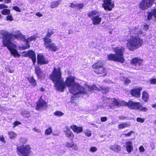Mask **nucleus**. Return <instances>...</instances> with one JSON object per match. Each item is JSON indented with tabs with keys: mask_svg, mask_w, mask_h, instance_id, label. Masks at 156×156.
<instances>
[{
	"mask_svg": "<svg viewBox=\"0 0 156 156\" xmlns=\"http://www.w3.org/2000/svg\"><path fill=\"white\" fill-rule=\"evenodd\" d=\"M1 34L3 36L2 42L4 45L6 46L10 51L11 53L14 56H19L20 55L16 49V45L11 42L13 36L19 39L26 40L27 42H30L36 40L34 36H31L26 39L25 36L19 31L13 35L9 34L7 31H2L1 32Z\"/></svg>",
	"mask_w": 156,
	"mask_h": 156,
	"instance_id": "nucleus-1",
	"label": "nucleus"
},
{
	"mask_svg": "<svg viewBox=\"0 0 156 156\" xmlns=\"http://www.w3.org/2000/svg\"><path fill=\"white\" fill-rule=\"evenodd\" d=\"M74 79L72 76L68 78L65 83L69 87L70 92L75 97L80 96L82 94H86L84 88L76 83H74Z\"/></svg>",
	"mask_w": 156,
	"mask_h": 156,
	"instance_id": "nucleus-2",
	"label": "nucleus"
},
{
	"mask_svg": "<svg viewBox=\"0 0 156 156\" xmlns=\"http://www.w3.org/2000/svg\"><path fill=\"white\" fill-rule=\"evenodd\" d=\"M51 78L55 83L56 89L63 92V89L65 88V84L63 78L61 77L60 69H54Z\"/></svg>",
	"mask_w": 156,
	"mask_h": 156,
	"instance_id": "nucleus-3",
	"label": "nucleus"
},
{
	"mask_svg": "<svg viewBox=\"0 0 156 156\" xmlns=\"http://www.w3.org/2000/svg\"><path fill=\"white\" fill-rule=\"evenodd\" d=\"M127 41L126 47L130 51H133L139 48L143 43V40L138 36H132Z\"/></svg>",
	"mask_w": 156,
	"mask_h": 156,
	"instance_id": "nucleus-4",
	"label": "nucleus"
},
{
	"mask_svg": "<svg viewBox=\"0 0 156 156\" xmlns=\"http://www.w3.org/2000/svg\"><path fill=\"white\" fill-rule=\"evenodd\" d=\"M16 152L19 156H30L32 148L29 145H23L16 147Z\"/></svg>",
	"mask_w": 156,
	"mask_h": 156,
	"instance_id": "nucleus-5",
	"label": "nucleus"
},
{
	"mask_svg": "<svg viewBox=\"0 0 156 156\" xmlns=\"http://www.w3.org/2000/svg\"><path fill=\"white\" fill-rule=\"evenodd\" d=\"M89 17L91 18L94 25H99L101 23L102 18L100 13L96 10H94L88 12L87 14Z\"/></svg>",
	"mask_w": 156,
	"mask_h": 156,
	"instance_id": "nucleus-6",
	"label": "nucleus"
},
{
	"mask_svg": "<svg viewBox=\"0 0 156 156\" xmlns=\"http://www.w3.org/2000/svg\"><path fill=\"white\" fill-rule=\"evenodd\" d=\"M128 108L144 112H145L147 110V108L143 107L142 104L138 102H133L132 101H129Z\"/></svg>",
	"mask_w": 156,
	"mask_h": 156,
	"instance_id": "nucleus-7",
	"label": "nucleus"
},
{
	"mask_svg": "<svg viewBox=\"0 0 156 156\" xmlns=\"http://www.w3.org/2000/svg\"><path fill=\"white\" fill-rule=\"evenodd\" d=\"M114 50L115 52V54L118 58V62L121 63L124 62V58L123 55L125 51V48L123 47H117Z\"/></svg>",
	"mask_w": 156,
	"mask_h": 156,
	"instance_id": "nucleus-8",
	"label": "nucleus"
},
{
	"mask_svg": "<svg viewBox=\"0 0 156 156\" xmlns=\"http://www.w3.org/2000/svg\"><path fill=\"white\" fill-rule=\"evenodd\" d=\"M155 0H142L139 4L140 8L142 10H145L151 7Z\"/></svg>",
	"mask_w": 156,
	"mask_h": 156,
	"instance_id": "nucleus-9",
	"label": "nucleus"
},
{
	"mask_svg": "<svg viewBox=\"0 0 156 156\" xmlns=\"http://www.w3.org/2000/svg\"><path fill=\"white\" fill-rule=\"evenodd\" d=\"M87 89L89 91H93L94 90H98L102 91L103 94H106L109 91V88L108 87L102 88V87H98L95 85L94 84L92 86H87Z\"/></svg>",
	"mask_w": 156,
	"mask_h": 156,
	"instance_id": "nucleus-10",
	"label": "nucleus"
},
{
	"mask_svg": "<svg viewBox=\"0 0 156 156\" xmlns=\"http://www.w3.org/2000/svg\"><path fill=\"white\" fill-rule=\"evenodd\" d=\"M103 6L105 10H111L114 7V4L112 2V0H104Z\"/></svg>",
	"mask_w": 156,
	"mask_h": 156,
	"instance_id": "nucleus-11",
	"label": "nucleus"
},
{
	"mask_svg": "<svg viewBox=\"0 0 156 156\" xmlns=\"http://www.w3.org/2000/svg\"><path fill=\"white\" fill-rule=\"evenodd\" d=\"M37 59L38 64H44L48 62V61L44 57L42 54H39L37 55Z\"/></svg>",
	"mask_w": 156,
	"mask_h": 156,
	"instance_id": "nucleus-12",
	"label": "nucleus"
},
{
	"mask_svg": "<svg viewBox=\"0 0 156 156\" xmlns=\"http://www.w3.org/2000/svg\"><path fill=\"white\" fill-rule=\"evenodd\" d=\"M47 107L46 103L43 99H40L37 103L36 109L37 110L41 109H46Z\"/></svg>",
	"mask_w": 156,
	"mask_h": 156,
	"instance_id": "nucleus-13",
	"label": "nucleus"
},
{
	"mask_svg": "<svg viewBox=\"0 0 156 156\" xmlns=\"http://www.w3.org/2000/svg\"><path fill=\"white\" fill-rule=\"evenodd\" d=\"M142 89V87H140L133 89L131 90L130 94L133 96L139 98L140 97V92Z\"/></svg>",
	"mask_w": 156,
	"mask_h": 156,
	"instance_id": "nucleus-14",
	"label": "nucleus"
},
{
	"mask_svg": "<svg viewBox=\"0 0 156 156\" xmlns=\"http://www.w3.org/2000/svg\"><path fill=\"white\" fill-rule=\"evenodd\" d=\"M26 57L28 56L31 58L34 63L36 62V58L35 54L34 52L32 50H29L28 52H27L25 54Z\"/></svg>",
	"mask_w": 156,
	"mask_h": 156,
	"instance_id": "nucleus-15",
	"label": "nucleus"
},
{
	"mask_svg": "<svg viewBox=\"0 0 156 156\" xmlns=\"http://www.w3.org/2000/svg\"><path fill=\"white\" fill-rule=\"evenodd\" d=\"M125 147L126 151L129 153L132 152L133 150V144L131 141H127L125 144Z\"/></svg>",
	"mask_w": 156,
	"mask_h": 156,
	"instance_id": "nucleus-16",
	"label": "nucleus"
},
{
	"mask_svg": "<svg viewBox=\"0 0 156 156\" xmlns=\"http://www.w3.org/2000/svg\"><path fill=\"white\" fill-rule=\"evenodd\" d=\"M113 100H114V104L115 105L118 106H127L128 107L129 102H127L123 101H119L115 99V98L113 99Z\"/></svg>",
	"mask_w": 156,
	"mask_h": 156,
	"instance_id": "nucleus-17",
	"label": "nucleus"
},
{
	"mask_svg": "<svg viewBox=\"0 0 156 156\" xmlns=\"http://www.w3.org/2000/svg\"><path fill=\"white\" fill-rule=\"evenodd\" d=\"M70 127L74 132L77 133H81L83 130V128L82 127H78L77 126L74 125L71 126Z\"/></svg>",
	"mask_w": 156,
	"mask_h": 156,
	"instance_id": "nucleus-18",
	"label": "nucleus"
},
{
	"mask_svg": "<svg viewBox=\"0 0 156 156\" xmlns=\"http://www.w3.org/2000/svg\"><path fill=\"white\" fill-rule=\"evenodd\" d=\"M109 148L116 153H119L121 149L120 146L117 144L111 145L109 146Z\"/></svg>",
	"mask_w": 156,
	"mask_h": 156,
	"instance_id": "nucleus-19",
	"label": "nucleus"
},
{
	"mask_svg": "<svg viewBox=\"0 0 156 156\" xmlns=\"http://www.w3.org/2000/svg\"><path fill=\"white\" fill-rule=\"evenodd\" d=\"M131 63L133 65L136 66H140L143 65V60L141 59H139L135 58H133L131 61Z\"/></svg>",
	"mask_w": 156,
	"mask_h": 156,
	"instance_id": "nucleus-20",
	"label": "nucleus"
},
{
	"mask_svg": "<svg viewBox=\"0 0 156 156\" xmlns=\"http://www.w3.org/2000/svg\"><path fill=\"white\" fill-rule=\"evenodd\" d=\"M46 48H49V50H51L53 51H57L58 49L57 47L54 43L47 45Z\"/></svg>",
	"mask_w": 156,
	"mask_h": 156,
	"instance_id": "nucleus-21",
	"label": "nucleus"
},
{
	"mask_svg": "<svg viewBox=\"0 0 156 156\" xmlns=\"http://www.w3.org/2000/svg\"><path fill=\"white\" fill-rule=\"evenodd\" d=\"M107 59L109 60L118 62V59L115 54H111L108 55Z\"/></svg>",
	"mask_w": 156,
	"mask_h": 156,
	"instance_id": "nucleus-22",
	"label": "nucleus"
},
{
	"mask_svg": "<svg viewBox=\"0 0 156 156\" xmlns=\"http://www.w3.org/2000/svg\"><path fill=\"white\" fill-rule=\"evenodd\" d=\"M35 73L38 78H44L45 75L41 71L40 69H36L35 70Z\"/></svg>",
	"mask_w": 156,
	"mask_h": 156,
	"instance_id": "nucleus-23",
	"label": "nucleus"
},
{
	"mask_svg": "<svg viewBox=\"0 0 156 156\" xmlns=\"http://www.w3.org/2000/svg\"><path fill=\"white\" fill-rule=\"evenodd\" d=\"M130 125V122L122 123L118 125V128L119 129H122L126 127H129Z\"/></svg>",
	"mask_w": 156,
	"mask_h": 156,
	"instance_id": "nucleus-24",
	"label": "nucleus"
},
{
	"mask_svg": "<svg viewBox=\"0 0 156 156\" xmlns=\"http://www.w3.org/2000/svg\"><path fill=\"white\" fill-rule=\"evenodd\" d=\"M43 40L44 42V44L45 47H46L47 45L49 44L52 42V40L50 38V37L47 36H45Z\"/></svg>",
	"mask_w": 156,
	"mask_h": 156,
	"instance_id": "nucleus-25",
	"label": "nucleus"
},
{
	"mask_svg": "<svg viewBox=\"0 0 156 156\" xmlns=\"http://www.w3.org/2000/svg\"><path fill=\"white\" fill-rule=\"evenodd\" d=\"M149 95L148 94L146 91H144L142 93V99L144 101L147 102L148 100Z\"/></svg>",
	"mask_w": 156,
	"mask_h": 156,
	"instance_id": "nucleus-26",
	"label": "nucleus"
},
{
	"mask_svg": "<svg viewBox=\"0 0 156 156\" xmlns=\"http://www.w3.org/2000/svg\"><path fill=\"white\" fill-rule=\"evenodd\" d=\"M103 63L102 61H100L94 64L92 66L93 68H99L103 67Z\"/></svg>",
	"mask_w": 156,
	"mask_h": 156,
	"instance_id": "nucleus-27",
	"label": "nucleus"
},
{
	"mask_svg": "<svg viewBox=\"0 0 156 156\" xmlns=\"http://www.w3.org/2000/svg\"><path fill=\"white\" fill-rule=\"evenodd\" d=\"M105 71V69H94V71L97 74H101L104 73V75H105L107 74Z\"/></svg>",
	"mask_w": 156,
	"mask_h": 156,
	"instance_id": "nucleus-28",
	"label": "nucleus"
},
{
	"mask_svg": "<svg viewBox=\"0 0 156 156\" xmlns=\"http://www.w3.org/2000/svg\"><path fill=\"white\" fill-rule=\"evenodd\" d=\"M61 2V0H58L52 2L50 5L51 8H54L56 7L60 4Z\"/></svg>",
	"mask_w": 156,
	"mask_h": 156,
	"instance_id": "nucleus-29",
	"label": "nucleus"
},
{
	"mask_svg": "<svg viewBox=\"0 0 156 156\" xmlns=\"http://www.w3.org/2000/svg\"><path fill=\"white\" fill-rule=\"evenodd\" d=\"M115 98H109L106 97H104L103 98V102L105 103H107V104L110 103L111 102H112L114 103V100L113 99H115Z\"/></svg>",
	"mask_w": 156,
	"mask_h": 156,
	"instance_id": "nucleus-30",
	"label": "nucleus"
},
{
	"mask_svg": "<svg viewBox=\"0 0 156 156\" xmlns=\"http://www.w3.org/2000/svg\"><path fill=\"white\" fill-rule=\"evenodd\" d=\"M153 15H154V16L156 17V9H154V10L150 13H149L147 17V20H151Z\"/></svg>",
	"mask_w": 156,
	"mask_h": 156,
	"instance_id": "nucleus-31",
	"label": "nucleus"
},
{
	"mask_svg": "<svg viewBox=\"0 0 156 156\" xmlns=\"http://www.w3.org/2000/svg\"><path fill=\"white\" fill-rule=\"evenodd\" d=\"M132 32L135 34H141L142 33V31L141 30L135 27L132 31Z\"/></svg>",
	"mask_w": 156,
	"mask_h": 156,
	"instance_id": "nucleus-32",
	"label": "nucleus"
},
{
	"mask_svg": "<svg viewBox=\"0 0 156 156\" xmlns=\"http://www.w3.org/2000/svg\"><path fill=\"white\" fill-rule=\"evenodd\" d=\"M28 80L29 81L30 83L31 84L35 86L37 85L36 83V81L34 79L33 77H29L28 78Z\"/></svg>",
	"mask_w": 156,
	"mask_h": 156,
	"instance_id": "nucleus-33",
	"label": "nucleus"
},
{
	"mask_svg": "<svg viewBox=\"0 0 156 156\" xmlns=\"http://www.w3.org/2000/svg\"><path fill=\"white\" fill-rule=\"evenodd\" d=\"M66 136L70 139H73L74 137L73 133L71 130L65 134Z\"/></svg>",
	"mask_w": 156,
	"mask_h": 156,
	"instance_id": "nucleus-34",
	"label": "nucleus"
},
{
	"mask_svg": "<svg viewBox=\"0 0 156 156\" xmlns=\"http://www.w3.org/2000/svg\"><path fill=\"white\" fill-rule=\"evenodd\" d=\"M8 135L9 138L11 139L14 138L16 136V134L14 132L12 131L9 132Z\"/></svg>",
	"mask_w": 156,
	"mask_h": 156,
	"instance_id": "nucleus-35",
	"label": "nucleus"
},
{
	"mask_svg": "<svg viewBox=\"0 0 156 156\" xmlns=\"http://www.w3.org/2000/svg\"><path fill=\"white\" fill-rule=\"evenodd\" d=\"M10 10L9 9H4L3 10H2L1 13L3 15H8L10 14Z\"/></svg>",
	"mask_w": 156,
	"mask_h": 156,
	"instance_id": "nucleus-36",
	"label": "nucleus"
},
{
	"mask_svg": "<svg viewBox=\"0 0 156 156\" xmlns=\"http://www.w3.org/2000/svg\"><path fill=\"white\" fill-rule=\"evenodd\" d=\"M52 132V130L51 127H49L46 129L45 132V134L47 135H49L51 134Z\"/></svg>",
	"mask_w": 156,
	"mask_h": 156,
	"instance_id": "nucleus-37",
	"label": "nucleus"
},
{
	"mask_svg": "<svg viewBox=\"0 0 156 156\" xmlns=\"http://www.w3.org/2000/svg\"><path fill=\"white\" fill-rule=\"evenodd\" d=\"M98 150L97 148L95 146H92L89 149V151L92 153L96 152Z\"/></svg>",
	"mask_w": 156,
	"mask_h": 156,
	"instance_id": "nucleus-38",
	"label": "nucleus"
},
{
	"mask_svg": "<svg viewBox=\"0 0 156 156\" xmlns=\"http://www.w3.org/2000/svg\"><path fill=\"white\" fill-rule=\"evenodd\" d=\"M54 115L56 116H62L64 115V113L61 112L57 111L54 113Z\"/></svg>",
	"mask_w": 156,
	"mask_h": 156,
	"instance_id": "nucleus-39",
	"label": "nucleus"
},
{
	"mask_svg": "<svg viewBox=\"0 0 156 156\" xmlns=\"http://www.w3.org/2000/svg\"><path fill=\"white\" fill-rule=\"evenodd\" d=\"M23 117L29 118L30 116V112H25L22 114Z\"/></svg>",
	"mask_w": 156,
	"mask_h": 156,
	"instance_id": "nucleus-40",
	"label": "nucleus"
},
{
	"mask_svg": "<svg viewBox=\"0 0 156 156\" xmlns=\"http://www.w3.org/2000/svg\"><path fill=\"white\" fill-rule=\"evenodd\" d=\"M123 80L124 81V83L126 84H128L131 82V80L126 78L124 77Z\"/></svg>",
	"mask_w": 156,
	"mask_h": 156,
	"instance_id": "nucleus-41",
	"label": "nucleus"
},
{
	"mask_svg": "<svg viewBox=\"0 0 156 156\" xmlns=\"http://www.w3.org/2000/svg\"><path fill=\"white\" fill-rule=\"evenodd\" d=\"M71 131V130L69 128V127L67 126H65L63 129V131L65 134L67 133L68 132H69V131Z\"/></svg>",
	"mask_w": 156,
	"mask_h": 156,
	"instance_id": "nucleus-42",
	"label": "nucleus"
},
{
	"mask_svg": "<svg viewBox=\"0 0 156 156\" xmlns=\"http://www.w3.org/2000/svg\"><path fill=\"white\" fill-rule=\"evenodd\" d=\"M145 120V119L144 118H141L140 117H138L136 119V121L138 122L141 123H143Z\"/></svg>",
	"mask_w": 156,
	"mask_h": 156,
	"instance_id": "nucleus-43",
	"label": "nucleus"
},
{
	"mask_svg": "<svg viewBox=\"0 0 156 156\" xmlns=\"http://www.w3.org/2000/svg\"><path fill=\"white\" fill-rule=\"evenodd\" d=\"M21 124V123L19 121H16L13 122V124L14 126H13V128H14L16 126Z\"/></svg>",
	"mask_w": 156,
	"mask_h": 156,
	"instance_id": "nucleus-44",
	"label": "nucleus"
},
{
	"mask_svg": "<svg viewBox=\"0 0 156 156\" xmlns=\"http://www.w3.org/2000/svg\"><path fill=\"white\" fill-rule=\"evenodd\" d=\"M20 141L22 144H25L27 143V140L24 138H21L20 139Z\"/></svg>",
	"mask_w": 156,
	"mask_h": 156,
	"instance_id": "nucleus-45",
	"label": "nucleus"
},
{
	"mask_svg": "<svg viewBox=\"0 0 156 156\" xmlns=\"http://www.w3.org/2000/svg\"><path fill=\"white\" fill-rule=\"evenodd\" d=\"M85 135L88 137H90L91 136V131H86L85 132Z\"/></svg>",
	"mask_w": 156,
	"mask_h": 156,
	"instance_id": "nucleus-46",
	"label": "nucleus"
},
{
	"mask_svg": "<svg viewBox=\"0 0 156 156\" xmlns=\"http://www.w3.org/2000/svg\"><path fill=\"white\" fill-rule=\"evenodd\" d=\"M134 132L133 131H130L128 133H124L123 134V135H124L125 136H130L131 134L134 133Z\"/></svg>",
	"mask_w": 156,
	"mask_h": 156,
	"instance_id": "nucleus-47",
	"label": "nucleus"
},
{
	"mask_svg": "<svg viewBox=\"0 0 156 156\" xmlns=\"http://www.w3.org/2000/svg\"><path fill=\"white\" fill-rule=\"evenodd\" d=\"M7 20H10L11 21L13 20V18L11 14H9L6 17Z\"/></svg>",
	"mask_w": 156,
	"mask_h": 156,
	"instance_id": "nucleus-48",
	"label": "nucleus"
},
{
	"mask_svg": "<svg viewBox=\"0 0 156 156\" xmlns=\"http://www.w3.org/2000/svg\"><path fill=\"white\" fill-rule=\"evenodd\" d=\"M72 147H71L73 148V149L75 151H77L78 149V147L77 145L76 144H74L73 143L72 144Z\"/></svg>",
	"mask_w": 156,
	"mask_h": 156,
	"instance_id": "nucleus-49",
	"label": "nucleus"
},
{
	"mask_svg": "<svg viewBox=\"0 0 156 156\" xmlns=\"http://www.w3.org/2000/svg\"><path fill=\"white\" fill-rule=\"evenodd\" d=\"M73 143H69L68 142H66V145L65 146L67 147H69L70 148L72 147V144Z\"/></svg>",
	"mask_w": 156,
	"mask_h": 156,
	"instance_id": "nucleus-50",
	"label": "nucleus"
},
{
	"mask_svg": "<svg viewBox=\"0 0 156 156\" xmlns=\"http://www.w3.org/2000/svg\"><path fill=\"white\" fill-rule=\"evenodd\" d=\"M53 34L54 32L52 30L49 31L48 30L46 36L50 37V36L52 35Z\"/></svg>",
	"mask_w": 156,
	"mask_h": 156,
	"instance_id": "nucleus-51",
	"label": "nucleus"
},
{
	"mask_svg": "<svg viewBox=\"0 0 156 156\" xmlns=\"http://www.w3.org/2000/svg\"><path fill=\"white\" fill-rule=\"evenodd\" d=\"M150 81L151 84H156V79H151L150 80Z\"/></svg>",
	"mask_w": 156,
	"mask_h": 156,
	"instance_id": "nucleus-52",
	"label": "nucleus"
},
{
	"mask_svg": "<svg viewBox=\"0 0 156 156\" xmlns=\"http://www.w3.org/2000/svg\"><path fill=\"white\" fill-rule=\"evenodd\" d=\"M84 6V5L82 3L76 4V7L78 8L79 9H82Z\"/></svg>",
	"mask_w": 156,
	"mask_h": 156,
	"instance_id": "nucleus-53",
	"label": "nucleus"
},
{
	"mask_svg": "<svg viewBox=\"0 0 156 156\" xmlns=\"http://www.w3.org/2000/svg\"><path fill=\"white\" fill-rule=\"evenodd\" d=\"M13 9L14 10H16V11L18 12H20L21 11V10L19 9V7H17L16 6L13 7Z\"/></svg>",
	"mask_w": 156,
	"mask_h": 156,
	"instance_id": "nucleus-54",
	"label": "nucleus"
},
{
	"mask_svg": "<svg viewBox=\"0 0 156 156\" xmlns=\"http://www.w3.org/2000/svg\"><path fill=\"white\" fill-rule=\"evenodd\" d=\"M29 42H26V44L25 46H24L23 47V49H25L29 48L30 47V45L28 43Z\"/></svg>",
	"mask_w": 156,
	"mask_h": 156,
	"instance_id": "nucleus-55",
	"label": "nucleus"
},
{
	"mask_svg": "<svg viewBox=\"0 0 156 156\" xmlns=\"http://www.w3.org/2000/svg\"><path fill=\"white\" fill-rule=\"evenodd\" d=\"M139 150L140 152H144L145 151V149L144 147L142 146H141L139 147Z\"/></svg>",
	"mask_w": 156,
	"mask_h": 156,
	"instance_id": "nucleus-56",
	"label": "nucleus"
},
{
	"mask_svg": "<svg viewBox=\"0 0 156 156\" xmlns=\"http://www.w3.org/2000/svg\"><path fill=\"white\" fill-rule=\"evenodd\" d=\"M101 121L102 122H105L107 120V118L106 116L102 117L101 119Z\"/></svg>",
	"mask_w": 156,
	"mask_h": 156,
	"instance_id": "nucleus-57",
	"label": "nucleus"
},
{
	"mask_svg": "<svg viewBox=\"0 0 156 156\" xmlns=\"http://www.w3.org/2000/svg\"><path fill=\"white\" fill-rule=\"evenodd\" d=\"M0 141L2 142L5 143V140L3 136H0Z\"/></svg>",
	"mask_w": 156,
	"mask_h": 156,
	"instance_id": "nucleus-58",
	"label": "nucleus"
},
{
	"mask_svg": "<svg viewBox=\"0 0 156 156\" xmlns=\"http://www.w3.org/2000/svg\"><path fill=\"white\" fill-rule=\"evenodd\" d=\"M8 7L4 4H0V9L7 8Z\"/></svg>",
	"mask_w": 156,
	"mask_h": 156,
	"instance_id": "nucleus-59",
	"label": "nucleus"
},
{
	"mask_svg": "<svg viewBox=\"0 0 156 156\" xmlns=\"http://www.w3.org/2000/svg\"><path fill=\"white\" fill-rule=\"evenodd\" d=\"M119 117L120 120H124L126 118V117L123 116H119Z\"/></svg>",
	"mask_w": 156,
	"mask_h": 156,
	"instance_id": "nucleus-60",
	"label": "nucleus"
},
{
	"mask_svg": "<svg viewBox=\"0 0 156 156\" xmlns=\"http://www.w3.org/2000/svg\"><path fill=\"white\" fill-rule=\"evenodd\" d=\"M33 129L35 131V132L38 133H40L41 132V130L40 129H37L36 128H34Z\"/></svg>",
	"mask_w": 156,
	"mask_h": 156,
	"instance_id": "nucleus-61",
	"label": "nucleus"
},
{
	"mask_svg": "<svg viewBox=\"0 0 156 156\" xmlns=\"http://www.w3.org/2000/svg\"><path fill=\"white\" fill-rule=\"evenodd\" d=\"M148 29V26L147 25H144L143 29L144 30H147Z\"/></svg>",
	"mask_w": 156,
	"mask_h": 156,
	"instance_id": "nucleus-62",
	"label": "nucleus"
},
{
	"mask_svg": "<svg viewBox=\"0 0 156 156\" xmlns=\"http://www.w3.org/2000/svg\"><path fill=\"white\" fill-rule=\"evenodd\" d=\"M70 7L71 8L76 7V4H75L74 3H72L70 4Z\"/></svg>",
	"mask_w": 156,
	"mask_h": 156,
	"instance_id": "nucleus-63",
	"label": "nucleus"
},
{
	"mask_svg": "<svg viewBox=\"0 0 156 156\" xmlns=\"http://www.w3.org/2000/svg\"><path fill=\"white\" fill-rule=\"evenodd\" d=\"M6 71L10 73H12L14 71L13 69H6Z\"/></svg>",
	"mask_w": 156,
	"mask_h": 156,
	"instance_id": "nucleus-64",
	"label": "nucleus"
}]
</instances>
